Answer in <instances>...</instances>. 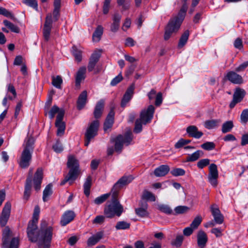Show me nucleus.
Listing matches in <instances>:
<instances>
[{"mask_svg": "<svg viewBox=\"0 0 248 248\" xmlns=\"http://www.w3.org/2000/svg\"><path fill=\"white\" fill-rule=\"evenodd\" d=\"M209 170L208 181L212 186L216 187L217 185V179L218 177L217 166L214 163L210 164Z\"/></svg>", "mask_w": 248, "mask_h": 248, "instance_id": "nucleus-11", "label": "nucleus"}, {"mask_svg": "<svg viewBox=\"0 0 248 248\" xmlns=\"http://www.w3.org/2000/svg\"><path fill=\"white\" fill-rule=\"evenodd\" d=\"M106 217L102 215L97 216L93 220V223L95 224H101L105 221Z\"/></svg>", "mask_w": 248, "mask_h": 248, "instance_id": "nucleus-58", "label": "nucleus"}, {"mask_svg": "<svg viewBox=\"0 0 248 248\" xmlns=\"http://www.w3.org/2000/svg\"><path fill=\"white\" fill-rule=\"evenodd\" d=\"M203 153L202 150H197L192 154L188 155L186 158L187 162H193L202 156Z\"/></svg>", "mask_w": 248, "mask_h": 248, "instance_id": "nucleus-31", "label": "nucleus"}, {"mask_svg": "<svg viewBox=\"0 0 248 248\" xmlns=\"http://www.w3.org/2000/svg\"><path fill=\"white\" fill-rule=\"evenodd\" d=\"M220 122L219 120H211L205 121L204 123V126L206 128L208 129H213L216 128Z\"/></svg>", "mask_w": 248, "mask_h": 248, "instance_id": "nucleus-36", "label": "nucleus"}, {"mask_svg": "<svg viewBox=\"0 0 248 248\" xmlns=\"http://www.w3.org/2000/svg\"><path fill=\"white\" fill-rule=\"evenodd\" d=\"M130 224L124 221H118L116 226L115 228L116 230H126L129 229Z\"/></svg>", "mask_w": 248, "mask_h": 248, "instance_id": "nucleus-42", "label": "nucleus"}, {"mask_svg": "<svg viewBox=\"0 0 248 248\" xmlns=\"http://www.w3.org/2000/svg\"><path fill=\"white\" fill-rule=\"evenodd\" d=\"M72 52L74 56L75 59L78 61L80 62L82 60L81 51L78 50L75 46H73L72 48Z\"/></svg>", "mask_w": 248, "mask_h": 248, "instance_id": "nucleus-44", "label": "nucleus"}, {"mask_svg": "<svg viewBox=\"0 0 248 248\" xmlns=\"http://www.w3.org/2000/svg\"><path fill=\"white\" fill-rule=\"evenodd\" d=\"M75 216V214L73 211L68 210L65 211L61 218V225L62 226H66L74 219Z\"/></svg>", "mask_w": 248, "mask_h": 248, "instance_id": "nucleus-18", "label": "nucleus"}, {"mask_svg": "<svg viewBox=\"0 0 248 248\" xmlns=\"http://www.w3.org/2000/svg\"><path fill=\"white\" fill-rule=\"evenodd\" d=\"M86 72V68L85 66L81 67L78 69L76 77V86L77 87L80 86L81 81L85 79Z\"/></svg>", "mask_w": 248, "mask_h": 248, "instance_id": "nucleus-25", "label": "nucleus"}, {"mask_svg": "<svg viewBox=\"0 0 248 248\" xmlns=\"http://www.w3.org/2000/svg\"><path fill=\"white\" fill-rule=\"evenodd\" d=\"M110 194H105L95 199L94 202L96 204H100L104 202L109 196Z\"/></svg>", "mask_w": 248, "mask_h": 248, "instance_id": "nucleus-50", "label": "nucleus"}, {"mask_svg": "<svg viewBox=\"0 0 248 248\" xmlns=\"http://www.w3.org/2000/svg\"><path fill=\"white\" fill-rule=\"evenodd\" d=\"M122 79L123 77L121 73H120L117 76L115 77L114 78H113V79L111 80L110 82V85L111 86H115L118 83H119Z\"/></svg>", "mask_w": 248, "mask_h": 248, "instance_id": "nucleus-61", "label": "nucleus"}, {"mask_svg": "<svg viewBox=\"0 0 248 248\" xmlns=\"http://www.w3.org/2000/svg\"><path fill=\"white\" fill-rule=\"evenodd\" d=\"M210 164V160L208 158L202 159L197 163V167L199 169H203Z\"/></svg>", "mask_w": 248, "mask_h": 248, "instance_id": "nucleus-52", "label": "nucleus"}, {"mask_svg": "<svg viewBox=\"0 0 248 248\" xmlns=\"http://www.w3.org/2000/svg\"><path fill=\"white\" fill-rule=\"evenodd\" d=\"M103 32V28L100 25L98 26L93 34V41L98 42L101 39Z\"/></svg>", "mask_w": 248, "mask_h": 248, "instance_id": "nucleus-32", "label": "nucleus"}, {"mask_svg": "<svg viewBox=\"0 0 248 248\" xmlns=\"http://www.w3.org/2000/svg\"><path fill=\"white\" fill-rule=\"evenodd\" d=\"M248 67V61H246L241 64L239 66L235 68V71L237 72H242Z\"/></svg>", "mask_w": 248, "mask_h": 248, "instance_id": "nucleus-62", "label": "nucleus"}, {"mask_svg": "<svg viewBox=\"0 0 248 248\" xmlns=\"http://www.w3.org/2000/svg\"><path fill=\"white\" fill-rule=\"evenodd\" d=\"M248 121V108L244 109L240 115V122L244 124Z\"/></svg>", "mask_w": 248, "mask_h": 248, "instance_id": "nucleus-49", "label": "nucleus"}, {"mask_svg": "<svg viewBox=\"0 0 248 248\" xmlns=\"http://www.w3.org/2000/svg\"><path fill=\"white\" fill-rule=\"evenodd\" d=\"M0 15H3L5 17L10 18L13 20L15 19L14 15L11 12L2 7H0Z\"/></svg>", "mask_w": 248, "mask_h": 248, "instance_id": "nucleus-45", "label": "nucleus"}, {"mask_svg": "<svg viewBox=\"0 0 248 248\" xmlns=\"http://www.w3.org/2000/svg\"><path fill=\"white\" fill-rule=\"evenodd\" d=\"M100 57V53L96 51L94 52L91 56L88 65V70L92 72L94 70V74L98 73L99 71L96 69L95 66Z\"/></svg>", "mask_w": 248, "mask_h": 248, "instance_id": "nucleus-14", "label": "nucleus"}, {"mask_svg": "<svg viewBox=\"0 0 248 248\" xmlns=\"http://www.w3.org/2000/svg\"><path fill=\"white\" fill-rule=\"evenodd\" d=\"M99 125V122L97 120H94L89 124L85 133V146H88L91 140L97 135Z\"/></svg>", "mask_w": 248, "mask_h": 248, "instance_id": "nucleus-6", "label": "nucleus"}, {"mask_svg": "<svg viewBox=\"0 0 248 248\" xmlns=\"http://www.w3.org/2000/svg\"><path fill=\"white\" fill-rule=\"evenodd\" d=\"M110 1L111 0H105L104 1L103 10L104 14H107L108 12Z\"/></svg>", "mask_w": 248, "mask_h": 248, "instance_id": "nucleus-63", "label": "nucleus"}, {"mask_svg": "<svg viewBox=\"0 0 248 248\" xmlns=\"http://www.w3.org/2000/svg\"><path fill=\"white\" fill-rule=\"evenodd\" d=\"M132 180L131 177L123 176L115 184L111 190V202L108 203L104 208V214L107 217L112 218L115 216L120 217L124 212V207L117 199V197L119 190L123 186L130 183Z\"/></svg>", "mask_w": 248, "mask_h": 248, "instance_id": "nucleus-1", "label": "nucleus"}, {"mask_svg": "<svg viewBox=\"0 0 248 248\" xmlns=\"http://www.w3.org/2000/svg\"><path fill=\"white\" fill-rule=\"evenodd\" d=\"M170 171L168 165H162L156 168L154 170V174L156 177H162L166 175Z\"/></svg>", "mask_w": 248, "mask_h": 248, "instance_id": "nucleus-26", "label": "nucleus"}, {"mask_svg": "<svg viewBox=\"0 0 248 248\" xmlns=\"http://www.w3.org/2000/svg\"><path fill=\"white\" fill-rule=\"evenodd\" d=\"M32 186L31 178L29 177L27 178L25 186V190L24 192V199L28 200L29 198Z\"/></svg>", "mask_w": 248, "mask_h": 248, "instance_id": "nucleus-28", "label": "nucleus"}, {"mask_svg": "<svg viewBox=\"0 0 248 248\" xmlns=\"http://www.w3.org/2000/svg\"><path fill=\"white\" fill-rule=\"evenodd\" d=\"M113 123V121L109 119H106L104 124V129L107 131L108 129L110 128Z\"/></svg>", "mask_w": 248, "mask_h": 248, "instance_id": "nucleus-64", "label": "nucleus"}, {"mask_svg": "<svg viewBox=\"0 0 248 248\" xmlns=\"http://www.w3.org/2000/svg\"><path fill=\"white\" fill-rule=\"evenodd\" d=\"M53 228L47 225L46 221L42 220L40 227L37 233L39 248H50L53 236Z\"/></svg>", "mask_w": 248, "mask_h": 248, "instance_id": "nucleus-3", "label": "nucleus"}, {"mask_svg": "<svg viewBox=\"0 0 248 248\" xmlns=\"http://www.w3.org/2000/svg\"><path fill=\"white\" fill-rule=\"evenodd\" d=\"M154 112L155 107L153 105H150L147 109H143L141 111L140 118L139 119L143 124L150 123L153 119Z\"/></svg>", "mask_w": 248, "mask_h": 248, "instance_id": "nucleus-10", "label": "nucleus"}, {"mask_svg": "<svg viewBox=\"0 0 248 248\" xmlns=\"http://www.w3.org/2000/svg\"><path fill=\"white\" fill-rule=\"evenodd\" d=\"M55 125L57 128V135L58 136H62L65 131V125L64 122H55Z\"/></svg>", "mask_w": 248, "mask_h": 248, "instance_id": "nucleus-40", "label": "nucleus"}, {"mask_svg": "<svg viewBox=\"0 0 248 248\" xmlns=\"http://www.w3.org/2000/svg\"><path fill=\"white\" fill-rule=\"evenodd\" d=\"M11 231L6 227L2 232V247L3 248H18L19 241L16 238H13L9 243Z\"/></svg>", "mask_w": 248, "mask_h": 248, "instance_id": "nucleus-7", "label": "nucleus"}, {"mask_svg": "<svg viewBox=\"0 0 248 248\" xmlns=\"http://www.w3.org/2000/svg\"><path fill=\"white\" fill-rule=\"evenodd\" d=\"M188 209V208L185 206H178L175 208L174 211L175 214H180L186 212Z\"/></svg>", "mask_w": 248, "mask_h": 248, "instance_id": "nucleus-57", "label": "nucleus"}, {"mask_svg": "<svg viewBox=\"0 0 248 248\" xmlns=\"http://www.w3.org/2000/svg\"><path fill=\"white\" fill-rule=\"evenodd\" d=\"M121 17V16L118 13H116L114 15L113 17V23L110 26V31L112 32H115L118 30Z\"/></svg>", "mask_w": 248, "mask_h": 248, "instance_id": "nucleus-27", "label": "nucleus"}, {"mask_svg": "<svg viewBox=\"0 0 248 248\" xmlns=\"http://www.w3.org/2000/svg\"><path fill=\"white\" fill-rule=\"evenodd\" d=\"M187 0H184V2L181 7L178 16L170 20L166 28L164 36L165 40H168L171 36V34L177 32L181 23L186 16V14L187 9L186 1ZM200 0H192V6L194 8L199 3Z\"/></svg>", "mask_w": 248, "mask_h": 248, "instance_id": "nucleus-2", "label": "nucleus"}, {"mask_svg": "<svg viewBox=\"0 0 248 248\" xmlns=\"http://www.w3.org/2000/svg\"><path fill=\"white\" fill-rule=\"evenodd\" d=\"M52 185L48 184L43 191V200L44 202L47 201V198L52 194Z\"/></svg>", "mask_w": 248, "mask_h": 248, "instance_id": "nucleus-39", "label": "nucleus"}, {"mask_svg": "<svg viewBox=\"0 0 248 248\" xmlns=\"http://www.w3.org/2000/svg\"><path fill=\"white\" fill-rule=\"evenodd\" d=\"M211 210L216 223L218 224H222L224 221V217L219 209L212 206L211 207Z\"/></svg>", "mask_w": 248, "mask_h": 248, "instance_id": "nucleus-20", "label": "nucleus"}, {"mask_svg": "<svg viewBox=\"0 0 248 248\" xmlns=\"http://www.w3.org/2000/svg\"><path fill=\"white\" fill-rule=\"evenodd\" d=\"M134 89L135 84L134 83L132 84L127 88L121 101V106L122 108H124L132 99L134 94Z\"/></svg>", "mask_w": 248, "mask_h": 248, "instance_id": "nucleus-16", "label": "nucleus"}, {"mask_svg": "<svg viewBox=\"0 0 248 248\" xmlns=\"http://www.w3.org/2000/svg\"><path fill=\"white\" fill-rule=\"evenodd\" d=\"M170 173L174 176H183L185 174V171L183 169L176 168L172 170Z\"/></svg>", "mask_w": 248, "mask_h": 248, "instance_id": "nucleus-54", "label": "nucleus"}, {"mask_svg": "<svg viewBox=\"0 0 248 248\" xmlns=\"http://www.w3.org/2000/svg\"><path fill=\"white\" fill-rule=\"evenodd\" d=\"M53 149L57 153H60L63 150L62 145L59 141H57L53 145Z\"/></svg>", "mask_w": 248, "mask_h": 248, "instance_id": "nucleus-59", "label": "nucleus"}, {"mask_svg": "<svg viewBox=\"0 0 248 248\" xmlns=\"http://www.w3.org/2000/svg\"><path fill=\"white\" fill-rule=\"evenodd\" d=\"M246 95L245 91L240 88H236L233 95V98L239 103L240 102Z\"/></svg>", "mask_w": 248, "mask_h": 248, "instance_id": "nucleus-30", "label": "nucleus"}, {"mask_svg": "<svg viewBox=\"0 0 248 248\" xmlns=\"http://www.w3.org/2000/svg\"><path fill=\"white\" fill-rule=\"evenodd\" d=\"M87 100V93L86 91H83L79 95L77 100V108L82 109L85 106Z\"/></svg>", "mask_w": 248, "mask_h": 248, "instance_id": "nucleus-23", "label": "nucleus"}, {"mask_svg": "<svg viewBox=\"0 0 248 248\" xmlns=\"http://www.w3.org/2000/svg\"><path fill=\"white\" fill-rule=\"evenodd\" d=\"M61 0H54V9L53 13L54 21H57L59 19L60 14L59 11L61 8Z\"/></svg>", "mask_w": 248, "mask_h": 248, "instance_id": "nucleus-33", "label": "nucleus"}, {"mask_svg": "<svg viewBox=\"0 0 248 248\" xmlns=\"http://www.w3.org/2000/svg\"><path fill=\"white\" fill-rule=\"evenodd\" d=\"M142 122L139 119H137L135 122V125L134 129V132L136 133H140L142 129Z\"/></svg>", "mask_w": 248, "mask_h": 248, "instance_id": "nucleus-55", "label": "nucleus"}, {"mask_svg": "<svg viewBox=\"0 0 248 248\" xmlns=\"http://www.w3.org/2000/svg\"><path fill=\"white\" fill-rule=\"evenodd\" d=\"M159 210L167 214H171L172 213V209L167 205L159 204L158 205Z\"/></svg>", "mask_w": 248, "mask_h": 248, "instance_id": "nucleus-48", "label": "nucleus"}, {"mask_svg": "<svg viewBox=\"0 0 248 248\" xmlns=\"http://www.w3.org/2000/svg\"><path fill=\"white\" fill-rule=\"evenodd\" d=\"M104 106V102L103 100H100L96 104L93 112L94 117L96 119H98L101 116Z\"/></svg>", "mask_w": 248, "mask_h": 248, "instance_id": "nucleus-29", "label": "nucleus"}, {"mask_svg": "<svg viewBox=\"0 0 248 248\" xmlns=\"http://www.w3.org/2000/svg\"><path fill=\"white\" fill-rule=\"evenodd\" d=\"M142 198L143 199L152 202H155L156 199L155 195L147 190H144L143 191Z\"/></svg>", "mask_w": 248, "mask_h": 248, "instance_id": "nucleus-43", "label": "nucleus"}, {"mask_svg": "<svg viewBox=\"0 0 248 248\" xmlns=\"http://www.w3.org/2000/svg\"><path fill=\"white\" fill-rule=\"evenodd\" d=\"M202 221V218L200 217H197L194 218L192 223L190 224V227L195 230L198 228V227L201 223Z\"/></svg>", "mask_w": 248, "mask_h": 248, "instance_id": "nucleus-53", "label": "nucleus"}, {"mask_svg": "<svg viewBox=\"0 0 248 248\" xmlns=\"http://www.w3.org/2000/svg\"><path fill=\"white\" fill-rule=\"evenodd\" d=\"M38 221L36 219H32L29 222L27 232L29 240L32 242L37 241V233Z\"/></svg>", "mask_w": 248, "mask_h": 248, "instance_id": "nucleus-9", "label": "nucleus"}, {"mask_svg": "<svg viewBox=\"0 0 248 248\" xmlns=\"http://www.w3.org/2000/svg\"><path fill=\"white\" fill-rule=\"evenodd\" d=\"M52 84L55 87L58 89L61 88V85L62 83V79L61 76H52Z\"/></svg>", "mask_w": 248, "mask_h": 248, "instance_id": "nucleus-41", "label": "nucleus"}, {"mask_svg": "<svg viewBox=\"0 0 248 248\" xmlns=\"http://www.w3.org/2000/svg\"><path fill=\"white\" fill-rule=\"evenodd\" d=\"M103 237V232H98L95 234L90 237L87 241V244L88 246L91 247L96 245Z\"/></svg>", "mask_w": 248, "mask_h": 248, "instance_id": "nucleus-22", "label": "nucleus"}, {"mask_svg": "<svg viewBox=\"0 0 248 248\" xmlns=\"http://www.w3.org/2000/svg\"><path fill=\"white\" fill-rule=\"evenodd\" d=\"M77 178L75 177L70 175L69 174H67L64 179L61 182V185H64L66 182H69L70 185L72 184L73 182L75 181Z\"/></svg>", "mask_w": 248, "mask_h": 248, "instance_id": "nucleus-51", "label": "nucleus"}, {"mask_svg": "<svg viewBox=\"0 0 248 248\" xmlns=\"http://www.w3.org/2000/svg\"><path fill=\"white\" fill-rule=\"evenodd\" d=\"M189 35V32L186 30L181 35L179 41L178 46L179 48H182L186 43Z\"/></svg>", "mask_w": 248, "mask_h": 248, "instance_id": "nucleus-35", "label": "nucleus"}, {"mask_svg": "<svg viewBox=\"0 0 248 248\" xmlns=\"http://www.w3.org/2000/svg\"><path fill=\"white\" fill-rule=\"evenodd\" d=\"M60 111L59 108L56 105L53 106L52 108L50 109V110H48L47 111L45 112L46 114L48 113L49 118L50 119H52L54 116L55 115L58 113V112Z\"/></svg>", "mask_w": 248, "mask_h": 248, "instance_id": "nucleus-46", "label": "nucleus"}, {"mask_svg": "<svg viewBox=\"0 0 248 248\" xmlns=\"http://www.w3.org/2000/svg\"><path fill=\"white\" fill-rule=\"evenodd\" d=\"M201 147L204 150L210 151L215 149L216 145L213 142L207 141L202 144Z\"/></svg>", "mask_w": 248, "mask_h": 248, "instance_id": "nucleus-47", "label": "nucleus"}, {"mask_svg": "<svg viewBox=\"0 0 248 248\" xmlns=\"http://www.w3.org/2000/svg\"><path fill=\"white\" fill-rule=\"evenodd\" d=\"M43 175V170L41 168H38L34 174L33 178L34 186L36 191H38L40 189Z\"/></svg>", "mask_w": 248, "mask_h": 248, "instance_id": "nucleus-17", "label": "nucleus"}, {"mask_svg": "<svg viewBox=\"0 0 248 248\" xmlns=\"http://www.w3.org/2000/svg\"><path fill=\"white\" fill-rule=\"evenodd\" d=\"M208 241V237L206 233L202 230H200L197 234V244L201 248L205 247Z\"/></svg>", "mask_w": 248, "mask_h": 248, "instance_id": "nucleus-21", "label": "nucleus"}, {"mask_svg": "<svg viewBox=\"0 0 248 248\" xmlns=\"http://www.w3.org/2000/svg\"><path fill=\"white\" fill-rule=\"evenodd\" d=\"M148 204L146 202H142L140 207L135 209V213L138 216L141 217H147L149 215L147 211Z\"/></svg>", "mask_w": 248, "mask_h": 248, "instance_id": "nucleus-24", "label": "nucleus"}, {"mask_svg": "<svg viewBox=\"0 0 248 248\" xmlns=\"http://www.w3.org/2000/svg\"><path fill=\"white\" fill-rule=\"evenodd\" d=\"M53 20L51 14L47 15L43 29V34L44 39L48 41L50 38V32L52 26Z\"/></svg>", "mask_w": 248, "mask_h": 248, "instance_id": "nucleus-12", "label": "nucleus"}, {"mask_svg": "<svg viewBox=\"0 0 248 248\" xmlns=\"http://www.w3.org/2000/svg\"><path fill=\"white\" fill-rule=\"evenodd\" d=\"M3 23L5 27L9 29L12 32L15 33L19 32V28L17 26L15 25L9 21L7 20H4L3 21Z\"/></svg>", "mask_w": 248, "mask_h": 248, "instance_id": "nucleus-37", "label": "nucleus"}, {"mask_svg": "<svg viewBox=\"0 0 248 248\" xmlns=\"http://www.w3.org/2000/svg\"><path fill=\"white\" fill-rule=\"evenodd\" d=\"M34 138L31 136H27L23 144V149L18 161V164L20 168L26 169L30 165L34 148Z\"/></svg>", "mask_w": 248, "mask_h": 248, "instance_id": "nucleus-4", "label": "nucleus"}, {"mask_svg": "<svg viewBox=\"0 0 248 248\" xmlns=\"http://www.w3.org/2000/svg\"><path fill=\"white\" fill-rule=\"evenodd\" d=\"M11 209V203L9 202L5 203L0 217V225L2 227L5 226L7 223L10 215Z\"/></svg>", "mask_w": 248, "mask_h": 248, "instance_id": "nucleus-13", "label": "nucleus"}, {"mask_svg": "<svg viewBox=\"0 0 248 248\" xmlns=\"http://www.w3.org/2000/svg\"><path fill=\"white\" fill-rule=\"evenodd\" d=\"M133 140L132 133L130 131L126 132L124 135H119L115 139L111 140V141L115 142V151L120 153L123 149L124 144L128 145Z\"/></svg>", "mask_w": 248, "mask_h": 248, "instance_id": "nucleus-5", "label": "nucleus"}, {"mask_svg": "<svg viewBox=\"0 0 248 248\" xmlns=\"http://www.w3.org/2000/svg\"><path fill=\"white\" fill-rule=\"evenodd\" d=\"M233 122L232 121H226L223 124L221 131L223 133L230 132L233 127Z\"/></svg>", "mask_w": 248, "mask_h": 248, "instance_id": "nucleus-38", "label": "nucleus"}, {"mask_svg": "<svg viewBox=\"0 0 248 248\" xmlns=\"http://www.w3.org/2000/svg\"><path fill=\"white\" fill-rule=\"evenodd\" d=\"M225 78L231 83L234 84H241L244 82L242 76L233 71L228 72Z\"/></svg>", "mask_w": 248, "mask_h": 248, "instance_id": "nucleus-15", "label": "nucleus"}, {"mask_svg": "<svg viewBox=\"0 0 248 248\" xmlns=\"http://www.w3.org/2000/svg\"><path fill=\"white\" fill-rule=\"evenodd\" d=\"M186 131L189 137L197 139H200L203 135V133L199 131L198 128L195 125L188 126Z\"/></svg>", "mask_w": 248, "mask_h": 248, "instance_id": "nucleus-19", "label": "nucleus"}, {"mask_svg": "<svg viewBox=\"0 0 248 248\" xmlns=\"http://www.w3.org/2000/svg\"><path fill=\"white\" fill-rule=\"evenodd\" d=\"M92 179L91 176H88L84 182V193L86 196H89L90 193V188L92 185Z\"/></svg>", "mask_w": 248, "mask_h": 248, "instance_id": "nucleus-34", "label": "nucleus"}, {"mask_svg": "<svg viewBox=\"0 0 248 248\" xmlns=\"http://www.w3.org/2000/svg\"><path fill=\"white\" fill-rule=\"evenodd\" d=\"M23 2L37 10L38 8V4L36 0H23Z\"/></svg>", "mask_w": 248, "mask_h": 248, "instance_id": "nucleus-56", "label": "nucleus"}, {"mask_svg": "<svg viewBox=\"0 0 248 248\" xmlns=\"http://www.w3.org/2000/svg\"><path fill=\"white\" fill-rule=\"evenodd\" d=\"M223 230L220 228H214L211 231V233L214 234L217 237H220L222 236Z\"/></svg>", "mask_w": 248, "mask_h": 248, "instance_id": "nucleus-60", "label": "nucleus"}, {"mask_svg": "<svg viewBox=\"0 0 248 248\" xmlns=\"http://www.w3.org/2000/svg\"><path fill=\"white\" fill-rule=\"evenodd\" d=\"M67 166L69 169L68 174L77 178L79 173L78 161L74 156H69L68 158Z\"/></svg>", "mask_w": 248, "mask_h": 248, "instance_id": "nucleus-8", "label": "nucleus"}]
</instances>
